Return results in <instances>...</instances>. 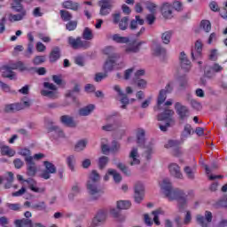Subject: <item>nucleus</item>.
I'll use <instances>...</instances> for the list:
<instances>
[{"mask_svg":"<svg viewBox=\"0 0 227 227\" xmlns=\"http://www.w3.org/2000/svg\"><path fill=\"white\" fill-rule=\"evenodd\" d=\"M160 185L169 201H173L175 200L178 201V208L180 212H184V210H185V207H187V201L194 198V193L192 192L185 193L182 190L173 189L171 181L168 178L163 179L160 183Z\"/></svg>","mask_w":227,"mask_h":227,"instance_id":"f257e3e1","label":"nucleus"},{"mask_svg":"<svg viewBox=\"0 0 227 227\" xmlns=\"http://www.w3.org/2000/svg\"><path fill=\"white\" fill-rule=\"evenodd\" d=\"M100 180V175L97 173L96 170H93L90 176L89 180L87 182V191L90 196H92L93 200L98 199V192L100 190L98 189V181Z\"/></svg>","mask_w":227,"mask_h":227,"instance_id":"f03ea898","label":"nucleus"},{"mask_svg":"<svg viewBox=\"0 0 227 227\" xmlns=\"http://www.w3.org/2000/svg\"><path fill=\"white\" fill-rule=\"evenodd\" d=\"M173 114H175V112L173 110L165 109L164 113L158 115V121L165 122L159 124L160 129L162 132H166V130H168V128L171 127L173 123H175V121L173 120Z\"/></svg>","mask_w":227,"mask_h":227,"instance_id":"7ed1b4c3","label":"nucleus"},{"mask_svg":"<svg viewBox=\"0 0 227 227\" xmlns=\"http://www.w3.org/2000/svg\"><path fill=\"white\" fill-rule=\"evenodd\" d=\"M67 43L72 49H74V51L79 49H90V47H91L90 41H84L81 37L74 38V36H69L67 38Z\"/></svg>","mask_w":227,"mask_h":227,"instance_id":"20e7f679","label":"nucleus"},{"mask_svg":"<svg viewBox=\"0 0 227 227\" xmlns=\"http://www.w3.org/2000/svg\"><path fill=\"white\" fill-rule=\"evenodd\" d=\"M43 86L46 90H41V95H43V97H47L52 100L59 98V92H58V87H56V85L46 82L43 83Z\"/></svg>","mask_w":227,"mask_h":227,"instance_id":"39448f33","label":"nucleus"},{"mask_svg":"<svg viewBox=\"0 0 227 227\" xmlns=\"http://www.w3.org/2000/svg\"><path fill=\"white\" fill-rule=\"evenodd\" d=\"M112 20L114 24L119 25V29H121V31H125L127 30V27H129V17L121 18L120 12L113 13Z\"/></svg>","mask_w":227,"mask_h":227,"instance_id":"423d86ee","label":"nucleus"},{"mask_svg":"<svg viewBox=\"0 0 227 227\" xmlns=\"http://www.w3.org/2000/svg\"><path fill=\"white\" fill-rule=\"evenodd\" d=\"M114 48L113 46H108L105 49V54L110 56L108 60L105 63L104 70L107 74V72H111L114 68V59L111 58H114Z\"/></svg>","mask_w":227,"mask_h":227,"instance_id":"0eeeda50","label":"nucleus"},{"mask_svg":"<svg viewBox=\"0 0 227 227\" xmlns=\"http://www.w3.org/2000/svg\"><path fill=\"white\" fill-rule=\"evenodd\" d=\"M106 219L107 210L99 209L92 220L91 226H100L101 224H104V223H106Z\"/></svg>","mask_w":227,"mask_h":227,"instance_id":"6e6552de","label":"nucleus"},{"mask_svg":"<svg viewBox=\"0 0 227 227\" xmlns=\"http://www.w3.org/2000/svg\"><path fill=\"white\" fill-rule=\"evenodd\" d=\"M224 70V67L221 66L219 63L215 62L209 69L205 70V75L208 79H212V77H215V74H221Z\"/></svg>","mask_w":227,"mask_h":227,"instance_id":"1a4fd4ad","label":"nucleus"},{"mask_svg":"<svg viewBox=\"0 0 227 227\" xmlns=\"http://www.w3.org/2000/svg\"><path fill=\"white\" fill-rule=\"evenodd\" d=\"M196 221L198 224H200L202 227H207L208 223H212V212L206 211L205 212V217L201 215H197Z\"/></svg>","mask_w":227,"mask_h":227,"instance_id":"9d476101","label":"nucleus"},{"mask_svg":"<svg viewBox=\"0 0 227 227\" xmlns=\"http://www.w3.org/2000/svg\"><path fill=\"white\" fill-rule=\"evenodd\" d=\"M12 8L16 11L19 12V14H10L9 15V20H11V22H17L19 20H22V19H24V17L26 16V11L24 10V8L22 6H18L16 7L15 5H12Z\"/></svg>","mask_w":227,"mask_h":227,"instance_id":"9b49d317","label":"nucleus"},{"mask_svg":"<svg viewBox=\"0 0 227 227\" xmlns=\"http://www.w3.org/2000/svg\"><path fill=\"white\" fill-rule=\"evenodd\" d=\"M44 166L46 170L43 171L41 176L42 178H44V180H49V178H51V175H54V173H56V166L50 161H44Z\"/></svg>","mask_w":227,"mask_h":227,"instance_id":"f8f14e48","label":"nucleus"},{"mask_svg":"<svg viewBox=\"0 0 227 227\" xmlns=\"http://www.w3.org/2000/svg\"><path fill=\"white\" fill-rule=\"evenodd\" d=\"M175 109L181 120H185V118H189V108L182 105V103L176 102L175 104Z\"/></svg>","mask_w":227,"mask_h":227,"instance_id":"ddd939ff","label":"nucleus"},{"mask_svg":"<svg viewBox=\"0 0 227 227\" xmlns=\"http://www.w3.org/2000/svg\"><path fill=\"white\" fill-rule=\"evenodd\" d=\"M201 52H203V42L199 39L195 42L194 47L192 48V59H198V58H201Z\"/></svg>","mask_w":227,"mask_h":227,"instance_id":"4468645a","label":"nucleus"},{"mask_svg":"<svg viewBox=\"0 0 227 227\" xmlns=\"http://www.w3.org/2000/svg\"><path fill=\"white\" fill-rule=\"evenodd\" d=\"M21 109H24V107H22V105L19 103L6 104L4 106L2 112L7 114H11L12 113H17V111H21Z\"/></svg>","mask_w":227,"mask_h":227,"instance_id":"2eb2a0df","label":"nucleus"},{"mask_svg":"<svg viewBox=\"0 0 227 227\" xmlns=\"http://www.w3.org/2000/svg\"><path fill=\"white\" fill-rule=\"evenodd\" d=\"M145 198V186L141 183L135 185V201L136 203H141Z\"/></svg>","mask_w":227,"mask_h":227,"instance_id":"dca6fc26","label":"nucleus"},{"mask_svg":"<svg viewBox=\"0 0 227 227\" xmlns=\"http://www.w3.org/2000/svg\"><path fill=\"white\" fill-rule=\"evenodd\" d=\"M141 163V160L139 159V153L137 152V148H133L129 156V166H137Z\"/></svg>","mask_w":227,"mask_h":227,"instance_id":"f3484780","label":"nucleus"},{"mask_svg":"<svg viewBox=\"0 0 227 227\" xmlns=\"http://www.w3.org/2000/svg\"><path fill=\"white\" fill-rule=\"evenodd\" d=\"M25 160L27 162V175L35 176L36 175V165L33 161V157H27Z\"/></svg>","mask_w":227,"mask_h":227,"instance_id":"a211bd4d","label":"nucleus"},{"mask_svg":"<svg viewBox=\"0 0 227 227\" xmlns=\"http://www.w3.org/2000/svg\"><path fill=\"white\" fill-rule=\"evenodd\" d=\"M161 15L164 19H173V5L169 3H164L161 5Z\"/></svg>","mask_w":227,"mask_h":227,"instance_id":"6ab92c4d","label":"nucleus"},{"mask_svg":"<svg viewBox=\"0 0 227 227\" xmlns=\"http://www.w3.org/2000/svg\"><path fill=\"white\" fill-rule=\"evenodd\" d=\"M169 173L172 176H175V178L182 179L184 178V175L182 174V171L180 170V166L176 163H171L168 166Z\"/></svg>","mask_w":227,"mask_h":227,"instance_id":"aec40b11","label":"nucleus"},{"mask_svg":"<svg viewBox=\"0 0 227 227\" xmlns=\"http://www.w3.org/2000/svg\"><path fill=\"white\" fill-rule=\"evenodd\" d=\"M179 59L181 62V68L185 70V72H189V70H191V60L187 59L185 52L183 51L180 53Z\"/></svg>","mask_w":227,"mask_h":227,"instance_id":"412c9836","label":"nucleus"},{"mask_svg":"<svg viewBox=\"0 0 227 227\" xmlns=\"http://www.w3.org/2000/svg\"><path fill=\"white\" fill-rule=\"evenodd\" d=\"M13 174L12 172H7V176L4 177L0 176V185L1 184H4L5 189H10V187H12V184H13Z\"/></svg>","mask_w":227,"mask_h":227,"instance_id":"4be33fe9","label":"nucleus"},{"mask_svg":"<svg viewBox=\"0 0 227 227\" xmlns=\"http://www.w3.org/2000/svg\"><path fill=\"white\" fill-rule=\"evenodd\" d=\"M171 90H173V83H168V85L166 86V90H161L160 91L158 97V106H160V104H164L167 98L166 93H168V91H171Z\"/></svg>","mask_w":227,"mask_h":227,"instance_id":"5701e85b","label":"nucleus"},{"mask_svg":"<svg viewBox=\"0 0 227 227\" xmlns=\"http://www.w3.org/2000/svg\"><path fill=\"white\" fill-rule=\"evenodd\" d=\"M2 75L3 77H5L7 79H10L11 81H15L17 79V74L15 72H13L8 66H4L2 67Z\"/></svg>","mask_w":227,"mask_h":227,"instance_id":"b1692460","label":"nucleus"},{"mask_svg":"<svg viewBox=\"0 0 227 227\" xmlns=\"http://www.w3.org/2000/svg\"><path fill=\"white\" fill-rule=\"evenodd\" d=\"M7 67H10L11 70H20V72H26V70H28L27 67H26L22 61L10 62Z\"/></svg>","mask_w":227,"mask_h":227,"instance_id":"393cba45","label":"nucleus"},{"mask_svg":"<svg viewBox=\"0 0 227 227\" xmlns=\"http://www.w3.org/2000/svg\"><path fill=\"white\" fill-rule=\"evenodd\" d=\"M59 58H61V50L59 49V47H54L49 56V59L51 63H56V61H58V59H59Z\"/></svg>","mask_w":227,"mask_h":227,"instance_id":"a878e982","label":"nucleus"},{"mask_svg":"<svg viewBox=\"0 0 227 227\" xmlns=\"http://www.w3.org/2000/svg\"><path fill=\"white\" fill-rule=\"evenodd\" d=\"M60 121L61 123L66 125V127H71V128L77 127V123L74 121V119L70 117V115H62L60 117Z\"/></svg>","mask_w":227,"mask_h":227,"instance_id":"bb28decb","label":"nucleus"},{"mask_svg":"<svg viewBox=\"0 0 227 227\" xmlns=\"http://www.w3.org/2000/svg\"><path fill=\"white\" fill-rule=\"evenodd\" d=\"M1 155L6 157H13L15 155V150L10 148L8 145H1L0 146Z\"/></svg>","mask_w":227,"mask_h":227,"instance_id":"cd10ccee","label":"nucleus"},{"mask_svg":"<svg viewBox=\"0 0 227 227\" xmlns=\"http://www.w3.org/2000/svg\"><path fill=\"white\" fill-rule=\"evenodd\" d=\"M49 132H51L55 139H59V137H65V133L63 132V130L57 126H52L49 129Z\"/></svg>","mask_w":227,"mask_h":227,"instance_id":"c85d7f7f","label":"nucleus"},{"mask_svg":"<svg viewBox=\"0 0 227 227\" xmlns=\"http://www.w3.org/2000/svg\"><path fill=\"white\" fill-rule=\"evenodd\" d=\"M95 111V105H89L79 110L80 116H90Z\"/></svg>","mask_w":227,"mask_h":227,"instance_id":"c756f323","label":"nucleus"},{"mask_svg":"<svg viewBox=\"0 0 227 227\" xmlns=\"http://www.w3.org/2000/svg\"><path fill=\"white\" fill-rule=\"evenodd\" d=\"M62 6L67 10H73V12H77V10H79V4L70 0L64 2Z\"/></svg>","mask_w":227,"mask_h":227,"instance_id":"7c9ffc66","label":"nucleus"},{"mask_svg":"<svg viewBox=\"0 0 227 227\" xmlns=\"http://www.w3.org/2000/svg\"><path fill=\"white\" fill-rule=\"evenodd\" d=\"M152 215H153V223L156 224V226H160V221L159 220L160 215H164V210L161 208L156 209L152 212Z\"/></svg>","mask_w":227,"mask_h":227,"instance_id":"2f4dec72","label":"nucleus"},{"mask_svg":"<svg viewBox=\"0 0 227 227\" xmlns=\"http://www.w3.org/2000/svg\"><path fill=\"white\" fill-rule=\"evenodd\" d=\"M112 40L116 43H129L130 40L127 36H121L119 34H115L112 36Z\"/></svg>","mask_w":227,"mask_h":227,"instance_id":"473e14b6","label":"nucleus"},{"mask_svg":"<svg viewBox=\"0 0 227 227\" xmlns=\"http://www.w3.org/2000/svg\"><path fill=\"white\" fill-rule=\"evenodd\" d=\"M137 24H139V26H143V24H145V20L141 19L139 16H136L135 20L130 21V29H137Z\"/></svg>","mask_w":227,"mask_h":227,"instance_id":"72a5a7b5","label":"nucleus"},{"mask_svg":"<svg viewBox=\"0 0 227 227\" xmlns=\"http://www.w3.org/2000/svg\"><path fill=\"white\" fill-rule=\"evenodd\" d=\"M184 171L187 178H189V180H194V175L196 173L195 168H191L189 166H186L184 168Z\"/></svg>","mask_w":227,"mask_h":227,"instance_id":"f704fd0d","label":"nucleus"},{"mask_svg":"<svg viewBox=\"0 0 227 227\" xmlns=\"http://www.w3.org/2000/svg\"><path fill=\"white\" fill-rule=\"evenodd\" d=\"M26 182L28 183L29 189H31L33 192H45V188L37 187L33 179L26 180Z\"/></svg>","mask_w":227,"mask_h":227,"instance_id":"c9c22d12","label":"nucleus"},{"mask_svg":"<svg viewBox=\"0 0 227 227\" xmlns=\"http://www.w3.org/2000/svg\"><path fill=\"white\" fill-rule=\"evenodd\" d=\"M131 203L129 200H119L117 201V208L119 210H129L131 207Z\"/></svg>","mask_w":227,"mask_h":227,"instance_id":"e433bc0d","label":"nucleus"},{"mask_svg":"<svg viewBox=\"0 0 227 227\" xmlns=\"http://www.w3.org/2000/svg\"><path fill=\"white\" fill-rule=\"evenodd\" d=\"M14 224L16 227H31V220L29 219H21V220H16L14 222Z\"/></svg>","mask_w":227,"mask_h":227,"instance_id":"4c0bfd02","label":"nucleus"},{"mask_svg":"<svg viewBox=\"0 0 227 227\" xmlns=\"http://www.w3.org/2000/svg\"><path fill=\"white\" fill-rule=\"evenodd\" d=\"M139 47H141V43H133L132 45L128 46L125 51L127 54L139 52Z\"/></svg>","mask_w":227,"mask_h":227,"instance_id":"58836bf2","label":"nucleus"},{"mask_svg":"<svg viewBox=\"0 0 227 227\" xmlns=\"http://www.w3.org/2000/svg\"><path fill=\"white\" fill-rule=\"evenodd\" d=\"M82 38L85 40V42H88V40H93V31H91V28L85 27L82 32Z\"/></svg>","mask_w":227,"mask_h":227,"instance_id":"ea45409f","label":"nucleus"},{"mask_svg":"<svg viewBox=\"0 0 227 227\" xmlns=\"http://www.w3.org/2000/svg\"><path fill=\"white\" fill-rule=\"evenodd\" d=\"M108 175H111L114 177L116 184H120L121 182V175H120V173H118L115 169H108Z\"/></svg>","mask_w":227,"mask_h":227,"instance_id":"a19ab883","label":"nucleus"},{"mask_svg":"<svg viewBox=\"0 0 227 227\" xmlns=\"http://www.w3.org/2000/svg\"><path fill=\"white\" fill-rule=\"evenodd\" d=\"M110 214H112V215H114V217H115L116 221H118L119 223H123V221H125V215H120L118 210L114 208L110 210Z\"/></svg>","mask_w":227,"mask_h":227,"instance_id":"79ce46f5","label":"nucleus"},{"mask_svg":"<svg viewBox=\"0 0 227 227\" xmlns=\"http://www.w3.org/2000/svg\"><path fill=\"white\" fill-rule=\"evenodd\" d=\"M153 56H160L161 54H166V49L160 47V45L153 46Z\"/></svg>","mask_w":227,"mask_h":227,"instance_id":"37998d69","label":"nucleus"},{"mask_svg":"<svg viewBox=\"0 0 227 227\" xmlns=\"http://www.w3.org/2000/svg\"><path fill=\"white\" fill-rule=\"evenodd\" d=\"M137 139L138 145H145V130L138 129L137 133Z\"/></svg>","mask_w":227,"mask_h":227,"instance_id":"c03bdc74","label":"nucleus"},{"mask_svg":"<svg viewBox=\"0 0 227 227\" xmlns=\"http://www.w3.org/2000/svg\"><path fill=\"white\" fill-rule=\"evenodd\" d=\"M60 17L62 20H64L65 22H68V20H72V13H70V12L68 11L61 10Z\"/></svg>","mask_w":227,"mask_h":227,"instance_id":"a18cd8bd","label":"nucleus"},{"mask_svg":"<svg viewBox=\"0 0 227 227\" xmlns=\"http://www.w3.org/2000/svg\"><path fill=\"white\" fill-rule=\"evenodd\" d=\"M200 27L206 31V33H210V29H212V25L210 24L209 20H203L200 22Z\"/></svg>","mask_w":227,"mask_h":227,"instance_id":"49530a36","label":"nucleus"},{"mask_svg":"<svg viewBox=\"0 0 227 227\" xmlns=\"http://www.w3.org/2000/svg\"><path fill=\"white\" fill-rule=\"evenodd\" d=\"M6 207L9 210H13L14 212H19L22 208L20 203H7Z\"/></svg>","mask_w":227,"mask_h":227,"instance_id":"de8ad7c7","label":"nucleus"},{"mask_svg":"<svg viewBox=\"0 0 227 227\" xmlns=\"http://www.w3.org/2000/svg\"><path fill=\"white\" fill-rule=\"evenodd\" d=\"M67 162L68 165V168L71 169V171H74L75 168V156L71 155L67 158Z\"/></svg>","mask_w":227,"mask_h":227,"instance_id":"09e8293b","label":"nucleus"},{"mask_svg":"<svg viewBox=\"0 0 227 227\" xmlns=\"http://www.w3.org/2000/svg\"><path fill=\"white\" fill-rule=\"evenodd\" d=\"M114 4V0H101L100 1V6H105V8H107L108 10H111L113 8Z\"/></svg>","mask_w":227,"mask_h":227,"instance_id":"8fccbe9b","label":"nucleus"},{"mask_svg":"<svg viewBox=\"0 0 227 227\" xmlns=\"http://www.w3.org/2000/svg\"><path fill=\"white\" fill-rule=\"evenodd\" d=\"M31 208H33V210H45L47 208V205H45V202L42 201L37 204H33Z\"/></svg>","mask_w":227,"mask_h":227,"instance_id":"3c124183","label":"nucleus"},{"mask_svg":"<svg viewBox=\"0 0 227 227\" xmlns=\"http://www.w3.org/2000/svg\"><path fill=\"white\" fill-rule=\"evenodd\" d=\"M134 82H136V84L137 85L138 88H140L141 90H145V88H146L148 82H146V80L145 79H137L134 80Z\"/></svg>","mask_w":227,"mask_h":227,"instance_id":"603ef678","label":"nucleus"},{"mask_svg":"<svg viewBox=\"0 0 227 227\" xmlns=\"http://www.w3.org/2000/svg\"><path fill=\"white\" fill-rule=\"evenodd\" d=\"M108 162H109V158H107V156L100 157L98 160V166L100 169H104V168H106Z\"/></svg>","mask_w":227,"mask_h":227,"instance_id":"864d4df0","label":"nucleus"},{"mask_svg":"<svg viewBox=\"0 0 227 227\" xmlns=\"http://www.w3.org/2000/svg\"><path fill=\"white\" fill-rule=\"evenodd\" d=\"M161 40L163 42V43H169V42H171V32L169 31H167V32H164L161 35Z\"/></svg>","mask_w":227,"mask_h":227,"instance_id":"5fc2aeb1","label":"nucleus"},{"mask_svg":"<svg viewBox=\"0 0 227 227\" xmlns=\"http://www.w3.org/2000/svg\"><path fill=\"white\" fill-rule=\"evenodd\" d=\"M67 31H75L77 29V20L69 21L66 25Z\"/></svg>","mask_w":227,"mask_h":227,"instance_id":"6e6d98bb","label":"nucleus"},{"mask_svg":"<svg viewBox=\"0 0 227 227\" xmlns=\"http://www.w3.org/2000/svg\"><path fill=\"white\" fill-rule=\"evenodd\" d=\"M208 58L210 61H217L219 58V52L217 51V50H211Z\"/></svg>","mask_w":227,"mask_h":227,"instance_id":"4d7b16f0","label":"nucleus"},{"mask_svg":"<svg viewBox=\"0 0 227 227\" xmlns=\"http://www.w3.org/2000/svg\"><path fill=\"white\" fill-rule=\"evenodd\" d=\"M84 148H86V141L84 140L79 141L74 146L76 152H82Z\"/></svg>","mask_w":227,"mask_h":227,"instance_id":"13d9d810","label":"nucleus"},{"mask_svg":"<svg viewBox=\"0 0 227 227\" xmlns=\"http://www.w3.org/2000/svg\"><path fill=\"white\" fill-rule=\"evenodd\" d=\"M117 168L121 169L124 175H127L128 176H130V170L123 163H118Z\"/></svg>","mask_w":227,"mask_h":227,"instance_id":"bf43d9fd","label":"nucleus"},{"mask_svg":"<svg viewBox=\"0 0 227 227\" xmlns=\"http://www.w3.org/2000/svg\"><path fill=\"white\" fill-rule=\"evenodd\" d=\"M35 47V44L32 43H28L27 49L25 51V58H31V55L33 54V49Z\"/></svg>","mask_w":227,"mask_h":227,"instance_id":"052dcab7","label":"nucleus"},{"mask_svg":"<svg viewBox=\"0 0 227 227\" xmlns=\"http://www.w3.org/2000/svg\"><path fill=\"white\" fill-rule=\"evenodd\" d=\"M121 109H127V106H129V97L126 94L121 96Z\"/></svg>","mask_w":227,"mask_h":227,"instance_id":"680f3d73","label":"nucleus"},{"mask_svg":"<svg viewBox=\"0 0 227 227\" xmlns=\"http://www.w3.org/2000/svg\"><path fill=\"white\" fill-rule=\"evenodd\" d=\"M34 65H42L45 63V56H35L33 59Z\"/></svg>","mask_w":227,"mask_h":227,"instance_id":"e2e57ef3","label":"nucleus"},{"mask_svg":"<svg viewBox=\"0 0 227 227\" xmlns=\"http://www.w3.org/2000/svg\"><path fill=\"white\" fill-rule=\"evenodd\" d=\"M191 106L193 109H196L197 111H200L201 109V103L199 101H196V99H192L191 100Z\"/></svg>","mask_w":227,"mask_h":227,"instance_id":"0e129e2a","label":"nucleus"},{"mask_svg":"<svg viewBox=\"0 0 227 227\" xmlns=\"http://www.w3.org/2000/svg\"><path fill=\"white\" fill-rule=\"evenodd\" d=\"M106 77H107V73H98L95 76V81L96 82H100V81H102L103 79H106Z\"/></svg>","mask_w":227,"mask_h":227,"instance_id":"69168bd1","label":"nucleus"},{"mask_svg":"<svg viewBox=\"0 0 227 227\" xmlns=\"http://www.w3.org/2000/svg\"><path fill=\"white\" fill-rule=\"evenodd\" d=\"M173 8L176 12H182V10H184V6L178 1L173 3Z\"/></svg>","mask_w":227,"mask_h":227,"instance_id":"338daca9","label":"nucleus"},{"mask_svg":"<svg viewBox=\"0 0 227 227\" xmlns=\"http://www.w3.org/2000/svg\"><path fill=\"white\" fill-rule=\"evenodd\" d=\"M13 164H14L16 169H20V168H22V166H24V161H22V160H20V159H15L13 160Z\"/></svg>","mask_w":227,"mask_h":227,"instance_id":"774afa93","label":"nucleus"}]
</instances>
